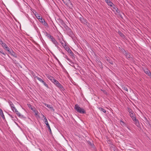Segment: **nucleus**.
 Instances as JSON below:
<instances>
[{"mask_svg":"<svg viewBox=\"0 0 151 151\" xmlns=\"http://www.w3.org/2000/svg\"><path fill=\"white\" fill-rule=\"evenodd\" d=\"M74 108L79 113L83 114L86 113L85 110L83 109L80 107L77 104L75 105Z\"/></svg>","mask_w":151,"mask_h":151,"instance_id":"obj_1","label":"nucleus"},{"mask_svg":"<svg viewBox=\"0 0 151 151\" xmlns=\"http://www.w3.org/2000/svg\"><path fill=\"white\" fill-rule=\"evenodd\" d=\"M60 90L63 91L64 90L63 87L57 80L55 79L52 82Z\"/></svg>","mask_w":151,"mask_h":151,"instance_id":"obj_2","label":"nucleus"},{"mask_svg":"<svg viewBox=\"0 0 151 151\" xmlns=\"http://www.w3.org/2000/svg\"><path fill=\"white\" fill-rule=\"evenodd\" d=\"M62 1L65 5L70 8H72L73 6L70 0H62Z\"/></svg>","mask_w":151,"mask_h":151,"instance_id":"obj_3","label":"nucleus"},{"mask_svg":"<svg viewBox=\"0 0 151 151\" xmlns=\"http://www.w3.org/2000/svg\"><path fill=\"white\" fill-rule=\"evenodd\" d=\"M122 52L127 58L130 59L132 58L130 54L126 52L124 49L122 50Z\"/></svg>","mask_w":151,"mask_h":151,"instance_id":"obj_4","label":"nucleus"},{"mask_svg":"<svg viewBox=\"0 0 151 151\" xmlns=\"http://www.w3.org/2000/svg\"><path fill=\"white\" fill-rule=\"evenodd\" d=\"M43 121H44V122L45 123L46 125L47 126V127L48 129L49 130L50 132V133H51V128H50L49 124L48 123L47 119L45 117H44Z\"/></svg>","mask_w":151,"mask_h":151,"instance_id":"obj_5","label":"nucleus"},{"mask_svg":"<svg viewBox=\"0 0 151 151\" xmlns=\"http://www.w3.org/2000/svg\"><path fill=\"white\" fill-rule=\"evenodd\" d=\"M37 79L41 83H43L45 86L47 88H48V85L46 84V83H45L42 79L39 77H37Z\"/></svg>","mask_w":151,"mask_h":151,"instance_id":"obj_6","label":"nucleus"},{"mask_svg":"<svg viewBox=\"0 0 151 151\" xmlns=\"http://www.w3.org/2000/svg\"><path fill=\"white\" fill-rule=\"evenodd\" d=\"M39 21L44 26L46 27H48V24L45 22V21L43 19H42V18H41Z\"/></svg>","mask_w":151,"mask_h":151,"instance_id":"obj_7","label":"nucleus"},{"mask_svg":"<svg viewBox=\"0 0 151 151\" xmlns=\"http://www.w3.org/2000/svg\"><path fill=\"white\" fill-rule=\"evenodd\" d=\"M56 47H58V43L55 39L53 37L50 40Z\"/></svg>","mask_w":151,"mask_h":151,"instance_id":"obj_8","label":"nucleus"},{"mask_svg":"<svg viewBox=\"0 0 151 151\" xmlns=\"http://www.w3.org/2000/svg\"><path fill=\"white\" fill-rule=\"evenodd\" d=\"M8 52L12 56H13L15 58H17V57L16 54L12 50H9V51H8Z\"/></svg>","mask_w":151,"mask_h":151,"instance_id":"obj_9","label":"nucleus"},{"mask_svg":"<svg viewBox=\"0 0 151 151\" xmlns=\"http://www.w3.org/2000/svg\"><path fill=\"white\" fill-rule=\"evenodd\" d=\"M79 19L81 22L85 24L86 23V20L84 19L82 16L79 18Z\"/></svg>","mask_w":151,"mask_h":151,"instance_id":"obj_10","label":"nucleus"},{"mask_svg":"<svg viewBox=\"0 0 151 151\" xmlns=\"http://www.w3.org/2000/svg\"><path fill=\"white\" fill-rule=\"evenodd\" d=\"M45 35L48 38L50 39V40L53 37L50 34L47 33L46 32H45Z\"/></svg>","mask_w":151,"mask_h":151,"instance_id":"obj_11","label":"nucleus"},{"mask_svg":"<svg viewBox=\"0 0 151 151\" xmlns=\"http://www.w3.org/2000/svg\"><path fill=\"white\" fill-rule=\"evenodd\" d=\"M2 46L4 49L6 50L8 52L9 51L10 49L5 43Z\"/></svg>","mask_w":151,"mask_h":151,"instance_id":"obj_12","label":"nucleus"},{"mask_svg":"<svg viewBox=\"0 0 151 151\" xmlns=\"http://www.w3.org/2000/svg\"><path fill=\"white\" fill-rule=\"evenodd\" d=\"M144 72L146 74L149 76H150L151 75V73L150 71L147 69H145L144 70Z\"/></svg>","mask_w":151,"mask_h":151,"instance_id":"obj_13","label":"nucleus"},{"mask_svg":"<svg viewBox=\"0 0 151 151\" xmlns=\"http://www.w3.org/2000/svg\"><path fill=\"white\" fill-rule=\"evenodd\" d=\"M47 77L52 82H53V81L55 80V79L54 78L51 76H47Z\"/></svg>","mask_w":151,"mask_h":151,"instance_id":"obj_14","label":"nucleus"},{"mask_svg":"<svg viewBox=\"0 0 151 151\" xmlns=\"http://www.w3.org/2000/svg\"><path fill=\"white\" fill-rule=\"evenodd\" d=\"M45 106L49 108L51 110H52L53 109V108L52 107L51 105H50L48 104H44Z\"/></svg>","mask_w":151,"mask_h":151,"instance_id":"obj_15","label":"nucleus"},{"mask_svg":"<svg viewBox=\"0 0 151 151\" xmlns=\"http://www.w3.org/2000/svg\"><path fill=\"white\" fill-rule=\"evenodd\" d=\"M35 16L36 18L38 19L39 21L41 19V18H42L41 16L39 15L37 13H36L35 14Z\"/></svg>","mask_w":151,"mask_h":151,"instance_id":"obj_16","label":"nucleus"},{"mask_svg":"<svg viewBox=\"0 0 151 151\" xmlns=\"http://www.w3.org/2000/svg\"><path fill=\"white\" fill-rule=\"evenodd\" d=\"M98 108L99 110H100L101 111H102L104 113H106V110L105 109H104L103 108L101 107H98Z\"/></svg>","mask_w":151,"mask_h":151,"instance_id":"obj_17","label":"nucleus"},{"mask_svg":"<svg viewBox=\"0 0 151 151\" xmlns=\"http://www.w3.org/2000/svg\"><path fill=\"white\" fill-rule=\"evenodd\" d=\"M27 106L28 107L30 108L33 111H35V110L34 108L32 106L31 104H27Z\"/></svg>","mask_w":151,"mask_h":151,"instance_id":"obj_18","label":"nucleus"},{"mask_svg":"<svg viewBox=\"0 0 151 151\" xmlns=\"http://www.w3.org/2000/svg\"><path fill=\"white\" fill-rule=\"evenodd\" d=\"M134 122H135V125L138 127H139V121L137 119L135 120Z\"/></svg>","mask_w":151,"mask_h":151,"instance_id":"obj_19","label":"nucleus"},{"mask_svg":"<svg viewBox=\"0 0 151 151\" xmlns=\"http://www.w3.org/2000/svg\"><path fill=\"white\" fill-rule=\"evenodd\" d=\"M128 112L129 113V115H130L131 114H132V113H134V111H132V110L130 108H128Z\"/></svg>","mask_w":151,"mask_h":151,"instance_id":"obj_20","label":"nucleus"},{"mask_svg":"<svg viewBox=\"0 0 151 151\" xmlns=\"http://www.w3.org/2000/svg\"><path fill=\"white\" fill-rule=\"evenodd\" d=\"M9 104L10 106H11V108L12 109V110H13V107H14V104H13V103H12V101H9Z\"/></svg>","mask_w":151,"mask_h":151,"instance_id":"obj_21","label":"nucleus"},{"mask_svg":"<svg viewBox=\"0 0 151 151\" xmlns=\"http://www.w3.org/2000/svg\"><path fill=\"white\" fill-rule=\"evenodd\" d=\"M67 51L71 55H73V53L70 49H69V50H68Z\"/></svg>","mask_w":151,"mask_h":151,"instance_id":"obj_22","label":"nucleus"},{"mask_svg":"<svg viewBox=\"0 0 151 151\" xmlns=\"http://www.w3.org/2000/svg\"><path fill=\"white\" fill-rule=\"evenodd\" d=\"M107 4L109 6H111V7H112L113 6H114V4H113L112 2H111L110 1H109Z\"/></svg>","mask_w":151,"mask_h":151,"instance_id":"obj_23","label":"nucleus"},{"mask_svg":"<svg viewBox=\"0 0 151 151\" xmlns=\"http://www.w3.org/2000/svg\"><path fill=\"white\" fill-rule=\"evenodd\" d=\"M108 62V63H109L111 65H113V62L112 61V60L110 59L109 58L107 59L106 60Z\"/></svg>","mask_w":151,"mask_h":151,"instance_id":"obj_24","label":"nucleus"},{"mask_svg":"<svg viewBox=\"0 0 151 151\" xmlns=\"http://www.w3.org/2000/svg\"><path fill=\"white\" fill-rule=\"evenodd\" d=\"M15 112L19 116H21V114L17 110V109H16L15 111Z\"/></svg>","mask_w":151,"mask_h":151,"instance_id":"obj_25","label":"nucleus"},{"mask_svg":"<svg viewBox=\"0 0 151 151\" xmlns=\"http://www.w3.org/2000/svg\"><path fill=\"white\" fill-rule=\"evenodd\" d=\"M31 73L32 74V76L35 78H37V77H38V76H36L35 75V74L33 72V71H32L31 72Z\"/></svg>","mask_w":151,"mask_h":151,"instance_id":"obj_26","label":"nucleus"},{"mask_svg":"<svg viewBox=\"0 0 151 151\" xmlns=\"http://www.w3.org/2000/svg\"><path fill=\"white\" fill-rule=\"evenodd\" d=\"M0 53L3 55H6V54L3 52L2 49H1L0 50Z\"/></svg>","mask_w":151,"mask_h":151,"instance_id":"obj_27","label":"nucleus"},{"mask_svg":"<svg viewBox=\"0 0 151 151\" xmlns=\"http://www.w3.org/2000/svg\"><path fill=\"white\" fill-rule=\"evenodd\" d=\"M130 117H131V118H132L133 117H134L135 116V114L134 112L133 113H132V114H131L130 115Z\"/></svg>","mask_w":151,"mask_h":151,"instance_id":"obj_28","label":"nucleus"},{"mask_svg":"<svg viewBox=\"0 0 151 151\" xmlns=\"http://www.w3.org/2000/svg\"><path fill=\"white\" fill-rule=\"evenodd\" d=\"M122 88L123 90L126 91H128V89L125 86H123L122 87Z\"/></svg>","mask_w":151,"mask_h":151,"instance_id":"obj_29","label":"nucleus"},{"mask_svg":"<svg viewBox=\"0 0 151 151\" xmlns=\"http://www.w3.org/2000/svg\"><path fill=\"white\" fill-rule=\"evenodd\" d=\"M113 9L115 10V11L117 12H119V11L118 10V9L117 8H115L114 7Z\"/></svg>","mask_w":151,"mask_h":151,"instance_id":"obj_30","label":"nucleus"},{"mask_svg":"<svg viewBox=\"0 0 151 151\" xmlns=\"http://www.w3.org/2000/svg\"><path fill=\"white\" fill-rule=\"evenodd\" d=\"M64 48L65 49V50L67 51L68 50H69L70 48L67 46L64 47Z\"/></svg>","mask_w":151,"mask_h":151,"instance_id":"obj_31","label":"nucleus"},{"mask_svg":"<svg viewBox=\"0 0 151 151\" xmlns=\"http://www.w3.org/2000/svg\"><path fill=\"white\" fill-rule=\"evenodd\" d=\"M120 122L121 123H122V124L121 123V124H122V126H123V125L124 126L125 125V124H124V122L123 121H121Z\"/></svg>","mask_w":151,"mask_h":151,"instance_id":"obj_32","label":"nucleus"},{"mask_svg":"<svg viewBox=\"0 0 151 151\" xmlns=\"http://www.w3.org/2000/svg\"><path fill=\"white\" fill-rule=\"evenodd\" d=\"M58 40H59L60 42V43H61L63 41V40L62 39H61L60 38H58Z\"/></svg>","mask_w":151,"mask_h":151,"instance_id":"obj_33","label":"nucleus"},{"mask_svg":"<svg viewBox=\"0 0 151 151\" xmlns=\"http://www.w3.org/2000/svg\"><path fill=\"white\" fill-rule=\"evenodd\" d=\"M0 42H1L0 44L2 46L3 45V44L5 43L4 42L2 41H1Z\"/></svg>","mask_w":151,"mask_h":151,"instance_id":"obj_34","label":"nucleus"},{"mask_svg":"<svg viewBox=\"0 0 151 151\" xmlns=\"http://www.w3.org/2000/svg\"><path fill=\"white\" fill-rule=\"evenodd\" d=\"M132 119L133 120L134 122L135 120H136L137 119H136V118L135 116L133 117L132 118Z\"/></svg>","mask_w":151,"mask_h":151,"instance_id":"obj_35","label":"nucleus"},{"mask_svg":"<svg viewBox=\"0 0 151 151\" xmlns=\"http://www.w3.org/2000/svg\"><path fill=\"white\" fill-rule=\"evenodd\" d=\"M65 42L64 41H63L61 43L62 45L63 46V45H64V44H65Z\"/></svg>","mask_w":151,"mask_h":151,"instance_id":"obj_36","label":"nucleus"},{"mask_svg":"<svg viewBox=\"0 0 151 151\" xmlns=\"http://www.w3.org/2000/svg\"><path fill=\"white\" fill-rule=\"evenodd\" d=\"M66 59L69 61L70 62H71L70 61V60L68 57L67 56H66Z\"/></svg>","mask_w":151,"mask_h":151,"instance_id":"obj_37","label":"nucleus"},{"mask_svg":"<svg viewBox=\"0 0 151 151\" xmlns=\"http://www.w3.org/2000/svg\"><path fill=\"white\" fill-rule=\"evenodd\" d=\"M35 112V114L36 115H37V111H36L35 110V111H34Z\"/></svg>","mask_w":151,"mask_h":151,"instance_id":"obj_38","label":"nucleus"},{"mask_svg":"<svg viewBox=\"0 0 151 151\" xmlns=\"http://www.w3.org/2000/svg\"><path fill=\"white\" fill-rule=\"evenodd\" d=\"M120 35L122 37H123V36H124V35H123V34L122 33H120Z\"/></svg>","mask_w":151,"mask_h":151,"instance_id":"obj_39","label":"nucleus"},{"mask_svg":"<svg viewBox=\"0 0 151 151\" xmlns=\"http://www.w3.org/2000/svg\"><path fill=\"white\" fill-rule=\"evenodd\" d=\"M106 3H107L109 1H110V0H105Z\"/></svg>","mask_w":151,"mask_h":151,"instance_id":"obj_40","label":"nucleus"},{"mask_svg":"<svg viewBox=\"0 0 151 151\" xmlns=\"http://www.w3.org/2000/svg\"><path fill=\"white\" fill-rule=\"evenodd\" d=\"M13 110H12L14 111V110H15V109H16L15 108V107H14H14H13Z\"/></svg>","mask_w":151,"mask_h":151,"instance_id":"obj_41","label":"nucleus"},{"mask_svg":"<svg viewBox=\"0 0 151 151\" xmlns=\"http://www.w3.org/2000/svg\"><path fill=\"white\" fill-rule=\"evenodd\" d=\"M13 110H12L14 111V110H15V109H16L15 108V107H14H14H13Z\"/></svg>","mask_w":151,"mask_h":151,"instance_id":"obj_42","label":"nucleus"},{"mask_svg":"<svg viewBox=\"0 0 151 151\" xmlns=\"http://www.w3.org/2000/svg\"><path fill=\"white\" fill-rule=\"evenodd\" d=\"M67 46V45L66 44V43H65V44H64V45H63V46L64 47H65L66 46Z\"/></svg>","mask_w":151,"mask_h":151,"instance_id":"obj_43","label":"nucleus"},{"mask_svg":"<svg viewBox=\"0 0 151 151\" xmlns=\"http://www.w3.org/2000/svg\"><path fill=\"white\" fill-rule=\"evenodd\" d=\"M9 116L12 118H13L14 117V116L10 114Z\"/></svg>","mask_w":151,"mask_h":151,"instance_id":"obj_44","label":"nucleus"},{"mask_svg":"<svg viewBox=\"0 0 151 151\" xmlns=\"http://www.w3.org/2000/svg\"><path fill=\"white\" fill-rule=\"evenodd\" d=\"M99 64L100 66H101V63L100 62H99Z\"/></svg>","mask_w":151,"mask_h":151,"instance_id":"obj_45","label":"nucleus"},{"mask_svg":"<svg viewBox=\"0 0 151 151\" xmlns=\"http://www.w3.org/2000/svg\"><path fill=\"white\" fill-rule=\"evenodd\" d=\"M72 65V64H71V65L72 66H73L74 68H75V66H74V65Z\"/></svg>","mask_w":151,"mask_h":151,"instance_id":"obj_46","label":"nucleus"},{"mask_svg":"<svg viewBox=\"0 0 151 151\" xmlns=\"http://www.w3.org/2000/svg\"><path fill=\"white\" fill-rule=\"evenodd\" d=\"M56 60L59 62V61L58 60L57 58H56Z\"/></svg>","mask_w":151,"mask_h":151,"instance_id":"obj_47","label":"nucleus"},{"mask_svg":"<svg viewBox=\"0 0 151 151\" xmlns=\"http://www.w3.org/2000/svg\"><path fill=\"white\" fill-rule=\"evenodd\" d=\"M71 64H72V65H73V63H72V62H71Z\"/></svg>","mask_w":151,"mask_h":151,"instance_id":"obj_48","label":"nucleus"},{"mask_svg":"<svg viewBox=\"0 0 151 151\" xmlns=\"http://www.w3.org/2000/svg\"><path fill=\"white\" fill-rule=\"evenodd\" d=\"M149 76H150V77L151 78V75H150Z\"/></svg>","mask_w":151,"mask_h":151,"instance_id":"obj_49","label":"nucleus"}]
</instances>
